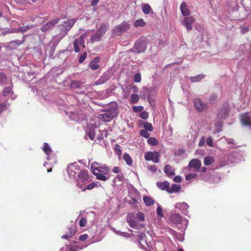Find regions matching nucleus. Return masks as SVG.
I'll use <instances>...</instances> for the list:
<instances>
[{
  "label": "nucleus",
  "instance_id": "obj_2",
  "mask_svg": "<svg viewBox=\"0 0 251 251\" xmlns=\"http://www.w3.org/2000/svg\"><path fill=\"white\" fill-rule=\"evenodd\" d=\"M97 165H98V163L96 162H93L91 165V168L93 175L96 176L97 179L102 181L107 180L109 178L105 175L109 173V168L105 165L99 166H97Z\"/></svg>",
  "mask_w": 251,
  "mask_h": 251
},
{
  "label": "nucleus",
  "instance_id": "obj_54",
  "mask_svg": "<svg viewBox=\"0 0 251 251\" xmlns=\"http://www.w3.org/2000/svg\"><path fill=\"white\" fill-rule=\"evenodd\" d=\"M140 117L143 119H147L149 117V114L146 111H143L140 114Z\"/></svg>",
  "mask_w": 251,
  "mask_h": 251
},
{
  "label": "nucleus",
  "instance_id": "obj_40",
  "mask_svg": "<svg viewBox=\"0 0 251 251\" xmlns=\"http://www.w3.org/2000/svg\"><path fill=\"white\" fill-rule=\"evenodd\" d=\"M43 151L48 155L50 153L51 150L48 143H45L44 144Z\"/></svg>",
  "mask_w": 251,
  "mask_h": 251
},
{
  "label": "nucleus",
  "instance_id": "obj_26",
  "mask_svg": "<svg viewBox=\"0 0 251 251\" xmlns=\"http://www.w3.org/2000/svg\"><path fill=\"white\" fill-rule=\"evenodd\" d=\"M83 118V117L82 114H79L76 112L71 113V115L70 116V119L72 120L75 121L76 122L79 121Z\"/></svg>",
  "mask_w": 251,
  "mask_h": 251
},
{
  "label": "nucleus",
  "instance_id": "obj_29",
  "mask_svg": "<svg viewBox=\"0 0 251 251\" xmlns=\"http://www.w3.org/2000/svg\"><path fill=\"white\" fill-rule=\"evenodd\" d=\"M133 25L135 27H142L146 25V23L143 19H139L134 21Z\"/></svg>",
  "mask_w": 251,
  "mask_h": 251
},
{
  "label": "nucleus",
  "instance_id": "obj_12",
  "mask_svg": "<svg viewBox=\"0 0 251 251\" xmlns=\"http://www.w3.org/2000/svg\"><path fill=\"white\" fill-rule=\"evenodd\" d=\"M79 166L78 164L75 162L69 165L67 168V172L69 177L71 179H75V175L76 173L75 170H78Z\"/></svg>",
  "mask_w": 251,
  "mask_h": 251
},
{
  "label": "nucleus",
  "instance_id": "obj_52",
  "mask_svg": "<svg viewBox=\"0 0 251 251\" xmlns=\"http://www.w3.org/2000/svg\"><path fill=\"white\" fill-rule=\"evenodd\" d=\"M156 212H157V215L159 217H163V212L162 210V208L160 205H158V207H157Z\"/></svg>",
  "mask_w": 251,
  "mask_h": 251
},
{
  "label": "nucleus",
  "instance_id": "obj_4",
  "mask_svg": "<svg viewBox=\"0 0 251 251\" xmlns=\"http://www.w3.org/2000/svg\"><path fill=\"white\" fill-rule=\"evenodd\" d=\"M78 179L76 180V185L79 188H82L83 186L89 181V174L87 170L81 171L78 176Z\"/></svg>",
  "mask_w": 251,
  "mask_h": 251
},
{
  "label": "nucleus",
  "instance_id": "obj_55",
  "mask_svg": "<svg viewBox=\"0 0 251 251\" xmlns=\"http://www.w3.org/2000/svg\"><path fill=\"white\" fill-rule=\"evenodd\" d=\"M7 103H2L0 104V114L7 107Z\"/></svg>",
  "mask_w": 251,
  "mask_h": 251
},
{
  "label": "nucleus",
  "instance_id": "obj_37",
  "mask_svg": "<svg viewBox=\"0 0 251 251\" xmlns=\"http://www.w3.org/2000/svg\"><path fill=\"white\" fill-rule=\"evenodd\" d=\"M164 171L167 176H169L170 177L173 176V171L172 170L171 166L168 165H166Z\"/></svg>",
  "mask_w": 251,
  "mask_h": 251
},
{
  "label": "nucleus",
  "instance_id": "obj_44",
  "mask_svg": "<svg viewBox=\"0 0 251 251\" xmlns=\"http://www.w3.org/2000/svg\"><path fill=\"white\" fill-rule=\"evenodd\" d=\"M148 130H146V129H142V130H141L140 131V134L146 138H148L149 137L150 135V134L147 131Z\"/></svg>",
  "mask_w": 251,
  "mask_h": 251
},
{
  "label": "nucleus",
  "instance_id": "obj_43",
  "mask_svg": "<svg viewBox=\"0 0 251 251\" xmlns=\"http://www.w3.org/2000/svg\"><path fill=\"white\" fill-rule=\"evenodd\" d=\"M148 143L151 145H156L158 144L157 139L154 137L149 138Z\"/></svg>",
  "mask_w": 251,
  "mask_h": 251
},
{
  "label": "nucleus",
  "instance_id": "obj_17",
  "mask_svg": "<svg viewBox=\"0 0 251 251\" xmlns=\"http://www.w3.org/2000/svg\"><path fill=\"white\" fill-rule=\"evenodd\" d=\"M59 21V19H54L47 23L44 24L41 28V30L45 32L49 29L52 28L55 25H56Z\"/></svg>",
  "mask_w": 251,
  "mask_h": 251
},
{
  "label": "nucleus",
  "instance_id": "obj_22",
  "mask_svg": "<svg viewBox=\"0 0 251 251\" xmlns=\"http://www.w3.org/2000/svg\"><path fill=\"white\" fill-rule=\"evenodd\" d=\"M100 59L99 57H95L92 61L90 63L89 66L93 70H96L99 68L98 63H99Z\"/></svg>",
  "mask_w": 251,
  "mask_h": 251
},
{
  "label": "nucleus",
  "instance_id": "obj_27",
  "mask_svg": "<svg viewBox=\"0 0 251 251\" xmlns=\"http://www.w3.org/2000/svg\"><path fill=\"white\" fill-rule=\"evenodd\" d=\"M180 10L182 14L184 16L190 15V11L187 8V5L185 2H182L180 5Z\"/></svg>",
  "mask_w": 251,
  "mask_h": 251
},
{
  "label": "nucleus",
  "instance_id": "obj_8",
  "mask_svg": "<svg viewBox=\"0 0 251 251\" xmlns=\"http://www.w3.org/2000/svg\"><path fill=\"white\" fill-rule=\"evenodd\" d=\"M86 33H85L76 39L74 42V50L75 52H78L81 48H84V39L86 37Z\"/></svg>",
  "mask_w": 251,
  "mask_h": 251
},
{
  "label": "nucleus",
  "instance_id": "obj_19",
  "mask_svg": "<svg viewBox=\"0 0 251 251\" xmlns=\"http://www.w3.org/2000/svg\"><path fill=\"white\" fill-rule=\"evenodd\" d=\"M188 208L189 205L187 204V203L184 202H178L176 203L175 205V208L179 209L182 212V213H183L185 215H188Z\"/></svg>",
  "mask_w": 251,
  "mask_h": 251
},
{
  "label": "nucleus",
  "instance_id": "obj_20",
  "mask_svg": "<svg viewBox=\"0 0 251 251\" xmlns=\"http://www.w3.org/2000/svg\"><path fill=\"white\" fill-rule=\"evenodd\" d=\"M201 162L197 159H192L189 163L188 167L193 168L194 170L198 172L200 170Z\"/></svg>",
  "mask_w": 251,
  "mask_h": 251
},
{
  "label": "nucleus",
  "instance_id": "obj_64",
  "mask_svg": "<svg viewBox=\"0 0 251 251\" xmlns=\"http://www.w3.org/2000/svg\"><path fill=\"white\" fill-rule=\"evenodd\" d=\"M89 138L93 140L95 138V134L94 133V132H89L88 134Z\"/></svg>",
  "mask_w": 251,
  "mask_h": 251
},
{
  "label": "nucleus",
  "instance_id": "obj_34",
  "mask_svg": "<svg viewBox=\"0 0 251 251\" xmlns=\"http://www.w3.org/2000/svg\"><path fill=\"white\" fill-rule=\"evenodd\" d=\"M98 183H99L98 182H96V183H95V182L91 183L84 186V187H82V188H81L82 190V191H85L86 190H92L94 188L98 186Z\"/></svg>",
  "mask_w": 251,
  "mask_h": 251
},
{
  "label": "nucleus",
  "instance_id": "obj_35",
  "mask_svg": "<svg viewBox=\"0 0 251 251\" xmlns=\"http://www.w3.org/2000/svg\"><path fill=\"white\" fill-rule=\"evenodd\" d=\"M142 10L145 14H149L151 10V8L149 4L146 3L143 5Z\"/></svg>",
  "mask_w": 251,
  "mask_h": 251
},
{
  "label": "nucleus",
  "instance_id": "obj_58",
  "mask_svg": "<svg viewBox=\"0 0 251 251\" xmlns=\"http://www.w3.org/2000/svg\"><path fill=\"white\" fill-rule=\"evenodd\" d=\"M88 238V236L86 234L81 235L79 237V240L81 241H84L86 240Z\"/></svg>",
  "mask_w": 251,
  "mask_h": 251
},
{
  "label": "nucleus",
  "instance_id": "obj_31",
  "mask_svg": "<svg viewBox=\"0 0 251 251\" xmlns=\"http://www.w3.org/2000/svg\"><path fill=\"white\" fill-rule=\"evenodd\" d=\"M75 233V230L72 227L69 228V232L61 236L62 239H69L72 237Z\"/></svg>",
  "mask_w": 251,
  "mask_h": 251
},
{
  "label": "nucleus",
  "instance_id": "obj_1",
  "mask_svg": "<svg viewBox=\"0 0 251 251\" xmlns=\"http://www.w3.org/2000/svg\"><path fill=\"white\" fill-rule=\"evenodd\" d=\"M188 223V220L183 219L179 214L174 213V239L180 242L184 240Z\"/></svg>",
  "mask_w": 251,
  "mask_h": 251
},
{
  "label": "nucleus",
  "instance_id": "obj_9",
  "mask_svg": "<svg viewBox=\"0 0 251 251\" xmlns=\"http://www.w3.org/2000/svg\"><path fill=\"white\" fill-rule=\"evenodd\" d=\"M160 155L157 151H148L145 154V159L147 161H152L154 163L159 161Z\"/></svg>",
  "mask_w": 251,
  "mask_h": 251
},
{
  "label": "nucleus",
  "instance_id": "obj_47",
  "mask_svg": "<svg viewBox=\"0 0 251 251\" xmlns=\"http://www.w3.org/2000/svg\"><path fill=\"white\" fill-rule=\"evenodd\" d=\"M136 218L140 221H143L145 220V216L143 213L139 212L137 214Z\"/></svg>",
  "mask_w": 251,
  "mask_h": 251
},
{
  "label": "nucleus",
  "instance_id": "obj_51",
  "mask_svg": "<svg viewBox=\"0 0 251 251\" xmlns=\"http://www.w3.org/2000/svg\"><path fill=\"white\" fill-rule=\"evenodd\" d=\"M181 191V187L178 184H174V193Z\"/></svg>",
  "mask_w": 251,
  "mask_h": 251
},
{
  "label": "nucleus",
  "instance_id": "obj_10",
  "mask_svg": "<svg viewBox=\"0 0 251 251\" xmlns=\"http://www.w3.org/2000/svg\"><path fill=\"white\" fill-rule=\"evenodd\" d=\"M241 122L243 126L251 130V113H245L240 115Z\"/></svg>",
  "mask_w": 251,
  "mask_h": 251
},
{
  "label": "nucleus",
  "instance_id": "obj_62",
  "mask_svg": "<svg viewBox=\"0 0 251 251\" xmlns=\"http://www.w3.org/2000/svg\"><path fill=\"white\" fill-rule=\"evenodd\" d=\"M138 238H139L140 241H143L145 239V238L146 237V235L143 233H140L138 235Z\"/></svg>",
  "mask_w": 251,
  "mask_h": 251
},
{
  "label": "nucleus",
  "instance_id": "obj_61",
  "mask_svg": "<svg viewBox=\"0 0 251 251\" xmlns=\"http://www.w3.org/2000/svg\"><path fill=\"white\" fill-rule=\"evenodd\" d=\"M181 181V177L179 176H177L174 177V181L176 182H180Z\"/></svg>",
  "mask_w": 251,
  "mask_h": 251
},
{
  "label": "nucleus",
  "instance_id": "obj_16",
  "mask_svg": "<svg viewBox=\"0 0 251 251\" xmlns=\"http://www.w3.org/2000/svg\"><path fill=\"white\" fill-rule=\"evenodd\" d=\"M195 22V19L192 17H188L181 21L182 24L186 28L187 30H191L193 27V24Z\"/></svg>",
  "mask_w": 251,
  "mask_h": 251
},
{
  "label": "nucleus",
  "instance_id": "obj_5",
  "mask_svg": "<svg viewBox=\"0 0 251 251\" xmlns=\"http://www.w3.org/2000/svg\"><path fill=\"white\" fill-rule=\"evenodd\" d=\"M130 27V24L126 21L117 25L113 30V33L116 35H120L126 31Z\"/></svg>",
  "mask_w": 251,
  "mask_h": 251
},
{
  "label": "nucleus",
  "instance_id": "obj_15",
  "mask_svg": "<svg viewBox=\"0 0 251 251\" xmlns=\"http://www.w3.org/2000/svg\"><path fill=\"white\" fill-rule=\"evenodd\" d=\"M187 157L185 150L183 149H179L174 153V160L177 162L178 161L182 160Z\"/></svg>",
  "mask_w": 251,
  "mask_h": 251
},
{
  "label": "nucleus",
  "instance_id": "obj_53",
  "mask_svg": "<svg viewBox=\"0 0 251 251\" xmlns=\"http://www.w3.org/2000/svg\"><path fill=\"white\" fill-rule=\"evenodd\" d=\"M87 220L85 218H82L79 221V226L81 227H84L86 225Z\"/></svg>",
  "mask_w": 251,
  "mask_h": 251
},
{
  "label": "nucleus",
  "instance_id": "obj_63",
  "mask_svg": "<svg viewBox=\"0 0 251 251\" xmlns=\"http://www.w3.org/2000/svg\"><path fill=\"white\" fill-rule=\"evenodd\" d=\"M120 168L118 167H114L112 169V172L114 173H120Z\"/></svg>",
  "mask_w": 251,
  "mask_h": 251
},
{
  "label": "nucleus",
  "instance_id": "obj_57",
  "mask_svg": "<svg viewBox=\"0 0 251 251\" xmlns=\"http://www.w3.org/2000/svg\"><path fill=\"white\" fill-rule=\"evenodd\" d=\"M86 52H84L82 55H81L79 58V62L80 63H82L84 60L85 59H86Z\"/></svg>",
  "mask_w": 251,
  "mask_h": 251
},
{
  "label": "nucleus",
  "instance_id": "obj_41",
  "mask_svg": "<svg viewBox=\"0 0 251 251\" xmlns=\"http://www.w3.org/2000/svg\"><path fill=\"white\" fill-rule=\"evenodd\" d=\"M144 127L145 128V129L146 130H148L150 132L152 131L153 129V126H152L151 124L148 123V122H145L144 124Z\"/></svg>",
  "mask_w": 251,
  "mask_h": 251
},
{
  "label": "nucleus",
  "instance_id": "obj_45",
  "mask_svg": "<svg viewBox=\"0 0 251 251\" xmlns=\"http://www.w3.org/2000/svg\"><path fill=\"white\" fill-rule=\"evenodd\" d=\"M207 145L210 147H213L214 144L213 143V139L211 136H209L206 140H205Z\"/></svg>",
  "mask_w": 251,
  "mask_h": 251
},
{
  "label": "nucleus",
  "instance_id": "obj_50",
  "mask_svg": "<svg viewBox=\"0 0 251 251\" xmlns=\"http://www.w3.org/2000/svg\"><path fill=\"white\" fill-rule=\"evenodd\" d=\"M144 108L142 106H134L133 107V110L134 112H141L143 111Z\"/></svg>",
  "mask_w": 251,
  "mask_h": 251
},
{
  "label": "nucleus",
  "instance_id": "obj_49",
  "mask_svg": "<svg viewBox=\"0 0 251 251\" xmlns=\"http://www.w3.org/2000/svg\"><path fill=\"white\" fill-rule=\"evenodd\" d=\"M217 99V96L215 94H212L209 98V101L210 103H213Z\"/></svg>",
  "mask_w": 251,
  "mask_h": 251
},
{
  "label": "nucleus",
  "instance_id": "obj_21",
  "mask_svg": "<svg viewBox=\"0 0 251 251\" xmlns=\"http://www.w3.org/2000/svg\"><path fill=\"white\" fill-rule=\"evenodd\" d=\"M13 85L8 87H5L2 91V95L4 97H6L8 96H11V99L14 100L16 98V96L14 95L13 92L12 91Z\"/></svg>",
  "mask_w": 251,
  "mask_h": 251
},
{
  "label": "nucleus",
  "instance_id": "obj_39",
  "mask_svg": "<svg viewBox=\"0 0 251 251\" xmlns=\"http://www.w3.org/2000/svg\"><path fill=\"white\" fill-rule=\"evenodd\" d=\"M81 85V83L79 81L73 80L71 82L70 86L73 88H79Z\"/></svg>",
  "mask_w": 251,
  "mask_h": 251
},
{
  "label": "nucleus",
  "instance_id": "obj_6",
  "mask_svg": "<svg viewBox=\"0 0 251 251\" xmlns=\"http://www.w3.org/2000/svg\"><path fill=\"white\" fill-rule=\"evenodd\" d=\"M146 49L147 45L145 41L139 39L135 42L133 48L130 50V51L140 53L144 52Z\"/></svg>",
  "mask_w": 251,
  "mask_h": 251
},
{
  "label": "nucleus",
  "instance_id": "obj_24",
  "mask_svg": "<svg viewBox=\"0 0 251 251\" xmlns=\"http://www.w3.org/2000/svg\"><path fill=\"white\" fill-rule=\"evenodd\" d=\"M205 77V75L203 74H200L195 76H191L189 77V80L191 82H198Z\"/></svg>",
  "mask_w": 251,
  "mask_h": 251
},
{
  "label": "nucleus",
  "instance_id": "obj_56",
  "mask_svg": "<svg viewBox=\"0 0 251 251\" xmlns=\"http://www.w3.org/2000/svg\"><path fill=\"white\" fill-rule=\"evenodd\" d=\"M148 169L152 172H156L157 171V168L154 165L148 166Z\"/></svg>",
  "mask_w": 251,
  "mask_h": 251
},
{
  "label": "nucleus",
  "instance_id": "obj_46",
  "mask_svg": "<svg viewBox=\"0 0 251 251\" xmlns=\"http://www.w3.org/2000/svg\"><path fill=\"white\" fill-rule=\"evenodd\" d=\"M197 175L195 173H190L185 176V178L187 180H191L196 177Z\"/></svg>",
  "mask_w": 251,
  "mask_h": 251
},
{
  "label": "nucleus",
  "instance_id": "obj_36",
  "mask_svg": "<svg viewBox=\"0 0 251 251\" xmlns=\"http://www.w3.org/2000/svg\"><path fill=\"white\" fill-rule=\"evenodd\" d=\"M7 78L3 72L0 73V84L5 85L7 83Z\"/></svg>",
  "mask_w": 251,
  "mask_h": 251
},
{
  "label": "nucleus",
  "instance_id": "obj_59",
  "mask_svg": "<svg viewBox=\"0 0 251 251\" xmlns=\"http://www.w3.org/2000/svg\"><path fill=\"white\" fill-rule=\"evenodd\" d=\"M78 248L76 246H69L67 247L68 251H76Z\"/></svg>",
  "mask_w": 251,
  "mask_h": 251
},
{
  "label": "nucleus",
  "instance_id": "obj_23",
  "mask_svg": "<svg viewBox=\"0 0 251 251\" xmlns=\"http://www.w3.org/2000/svg\"><path fill=\"white\" fill-rule=\"evenodd\" d=\"M108 24L102 23L98 29L97 32L102 36L106 33L108 29Z\"/></svg>",
  "mask_w": 251,
  "mask_h": 251
},
{
  "label": "nucleus",
  "instance_id": "obj_48",
  "mask_svg": "<svg viewBox=\"0 0 251 251\" xmlns=\"http://www.w3.org/2000/svg\"><path fill=\"white\" fill-rule=\"evenodd\" d=\"M134 80L135 82H140L141 81V75L140 73H137L135 75Z\"/></svg>",
  "mask_w": 251,
  "mask_h": 251
},
{
  "label": "nucleus",
  "instance_id": "obj_42",
  "mask_svg": "<svg viewBox=\"0 0 251 251\" xmlns=\"http://www.w3.org/2000/svg\"><path fill=\"white\" fill-rule=\"evenodd\" d=\"M139 100V97L138 95L133 94L131 96V102L132 103H136Z\"/></svg>",
  "mask_w": 251,
  "mask_h": 251
},
{
  "label": "nucleus",
  "instance_id": "obj_7",
  "mask_svg": "<svg viewBox=\"0 0 251 251\" xmlns=\"http://www.w3.org/2000/svg\"><path fill=\"white\" fill-rule=\"evenodd\" d=\"M229 111V105L228 102H225L217 114V117L219 120H223L226 119L228 116Z\"/></svg>",
  "mask_w": 251,
  "mask_h": 251
},
{
  "label": "nucleus",
  "instance_id": "obj_38",
  "mask_svg": "<svg viewBox=\"0 0 251 251\" xmlns=\"http://www.w3.org/2000/svg\"><path fill=\"white\" fill-rule=\"evenodd\" d=\"M124 159L126 162V164L128 165H131L132 164V160L131 159V158L129 156V155L127 153H125L124 154Z\"/></svg>",
  "mask_w": 251,
  "mask_h": 251
},
{
  "label": "nucleus",
  "instance_id": "obj_13",
  "mask_svg": "<svg viewBox=\"0 0 251 251\" xmlns=\"http://www.w3.org/2000/svg\"><path fill=\"white\" fill-rule=\"evenodd\" d=\"M156 186L159 189L162 190H166L169 193H173V185H172L170 188V183L167 181L157 182Z\"/></svg>",
  "mask_w": 251,
  "mask_h": 251
},
{
  "label": "nucleus",
  "instance_id": "obj_30",
  "mask_svg": "<svg viewBox=\"0 0 251 251\" xmlns=\"http://www.w3.org/2000/svg\"><path fill=\"white\" fill-rule=\"evenodd\" d=\"M32 25H26V26H21V27H19L18 28L13 29L12 30V31H11L10 32H21L22 33H24V32H25L26 31H27L28 29L32 28Z\"/></svg>",
  "mask_w": 251,
  "mask_h": 251
},
{
  "label": "nucleus",
  "instance_id": "obj_33",
  "mask_svg": "<svg viewBox=\"0 0 251 251\" xmlns=\"http://www.w3.org/2000/svg\"><path fill=\"white\" fill-rule=\"evenodd\" d=\"M215 161L213 156L207 155L204 158V164L206 166H208L214 163Z\"/></svg>",
  "mask_w": 251,
  "mask_h": 251
},
{
  "label": "nucleus",
  "instance_id": "obj_32",
  "mask_svg": "<svg viewBox=\"0 0 251 251\" xmlns=\"http://www.w3.org/2000/svg\"><path fill=\"white\" fill-rule=\"evenodd\" d=\"M102 35L97 32L96 34L92 35L90 39L91 42L100 41L101 40Z\"/></svg>",
  "mask_w": 251,
  "mask_h": 251
},
{
  "label": "nucleus",
  "instance_id": "obj_11",
  "mask_svg": "<svg viewBox=\"0 0 251 251\" xmlns=\"http://www.w3.org/2000/svg\"><path fill=\"white\" fill-rule=\"evenodd\" d=\"M117 115L115 110L107 111L100 115V119L104 122H109Z\"/></svg>",
  "mask_w": 251,
  "mask_h": 251
},
{
  "label": "nucleus",
  "instance_id": "obj_18",
  "mask_svg": "<svg viewBox=\"0 0 251 251\" xmlns=\"http://www.w3.org/2000/svg\"><path fill=\"white\" fill-rule=\"evenodd\" d=\"M126 221L129 226L132 228H135L138 226V222L136 220L134 214H129L126 217Z\"/></svg>",
  "mask_w": 251,
  "mask_h": 251
},
{
  "label": "nucleus",
  "instance_id": "obj_3",
  "mask_svg": "<svg viewBox=\"0 0 251 251\" xmlns=\"http://www.w3.org/2000/svg\"><path fill=\"white\" fill-rule=\"evenodd\" d=\"M76 22L75 19H68L64 21L60 25V33L57 34L56 38L59 40L62 39L68 33V31L73 26Z\"/></svg>",
  "mask_w": 251,
  "mask_h": 251
},
{
  "label": "nucleus",
  "instance_id": "obj_14",
  "mask_svg": "<svg viewBox=\"0 0 251 251\" xmlns=\"http://www.w3.org/2000/svg\"><path fill=\"white\" fill-rule=\"evenodd\" d=\"M194 105L197 110L199 112L206 110L207 107V104L200 99H196L194 100Z\"/></svg>",
  "mask_w": 251,
  "mask_h": 251
},
{
  "label": "nucleus",
  "instance_id": "obj_28",
  "mask_svg": "<svg viewBox=\"0 0 251 251\" xmlns=\"http://www.w3.org/2000/svg\"><path fill=\"white\" fill-rule=\"evenodd\" d=\"M143 201L147 206H150L153 205L154 203V200L150 197L144 196L143 198Z\"/></svg>",
  "mask_w": 251,
  "mask_h": 251
},
{
  "label": "nucleus",
  "instance_id": "obj_25",
  "mask_svg": "<svg viewBox=\"0 0 251 251\" xmlns=\"http://www.w3.org/2000/svg\"><path fill=\"white\" fill-rule=\"evenodd\" d=\"M198 136V132L197 130L191 129L188 135L189 140L191 142H194Z\"/></svg>",
  "mask_w": 251,
  "mask_h": 251
},
{
  "label": "nucleus",
  "instance_id": "obj_60",
  "mask_svg": "<svg viewBox=\"0 0 251 251\" xmlns=\"http://www.w3.org/2000/svg\"><path fill=\"white\" fill-rule=\"evenodd\" d=\"M205 142H205V139L204 137H202L200 141H199V146L200 147H201V146H203V145L204 144V143H205Z\"/></svg>",
  "mask_w": 251,
  "mask_h": 251
}]
</instances>
